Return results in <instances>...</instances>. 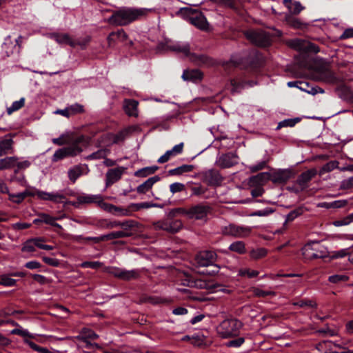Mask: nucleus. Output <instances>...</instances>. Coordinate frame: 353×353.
Here are the masks:
<instances>
[{
    "label": "nucleus",
    "instance_id": "f257e3e1",
    "mask_svg": "<svg viewBox=\"0 0 353 353\" xmlns=\"http://www.w3.org/2000/svg\"><path fill=\"white\" fill-rule=\"evenodd\" d=\"M146 12L143 8L122 7L114 11L109 21L116 26H126L145 15Z\"/></svg>",
    "mask_w": 353,
    "mask_h": 353
},
{
    "label": "nucleus",
    "instance_id": "f03ea898",
    "mask_svg": "<svg viewBox=\"0 0 353 353\" xmlns=\"http://www.w3.org/2000/svg\"><path fill=\"white\" fill-rule=\"evenodd\" d=\"M178 14L201 30L208 29V23L205 17L199 11L189 8H183L178 12Z\"/></svg>",
    "mask_w": 353,
    "mask_h": 353
},
{
    "label": "nucleus",
    "instance_id": "7ed1b4c3",
    "mask_svg": "<svg viewBox=\"0 0 353 353\" xmlns=\"http://www.w3.org/2000/svg\"><path fill=\"white\" fill-rule=\"evenodd\" d=\"M170 50L181 53L185 57H188L190 59L197 65H205L210 63L208 57L203 54H196L191 53L190 51V46L188 43L177 42L168 46Z\"/></svg>",
    "mask_w": 353,
    "mask_h": 353
},
{
    "label": "nucleus",
    "instance_id": "20e7f679",
    "mask_svg": "<svg viewBox=\"0 0 353 353\" xmlns=\"http://www.w3.org/2000/svg\"><path fill=\"white\" fill-rule=\"evenodd\" d=\"M242 323L235 319H225L218 327V333L222 338L228 339L239 335Z\"/></svg>",
    "mask_w": 353,
    "mask_h": 353
},
{
    "label": "nucleus",
    "instance_id": "39448f33",
    "mask_svg": "<svg viewBox=\"0 0 353 353\" xmlns=\"http://www.w3.org/2000/svg\"><path fill=\"white\" fill-rule=\"evenodd\" d=\"M303 254L306 259H323L329 256L327 248L319 242H312L303 248Z\"/></svg>",
    "mask_w": 353,
    "mask_h": 353
},
{
    "label": "nucleus",
    "instance_id": "423d86ee",
    "mask_svg": "<svg viewBox=\"0 0 353 353\" xmlns=\"http://www.w3.org/2000/svg\"><path fill=\"white\" fill-rule=\"evenodd\" d=\"M252 231V228L245 225H238L230 223L221 227V232L223 235L231 236L235 238H246L249 236Z\"/></svg>",
    "mask_w": 353,
    "mask_h": 353
},
{
    "label": "nucleus",
    "instance_id": "0eeeda50",
    "mask_svg": "<svg viewBox=\"0 0 353 353\" xmlns=\"http://www.w3.org/2000/svg\"><path fill=\"white\" fill-rule=\"evenodd\" d=\"M78 140L72 145L58 149L52 155V160L54 162L61 160L68 157H74L82 152L81 148L78 145Z\"/></svg>",
    "mask_w": 353,
    "mask_h": 353
},
{
    "label": "nucleus",
    "instance_id": "6e6552de",
    "mask_svg": "<svg viewBox=\"0 0 353 353\" xmlns=\"http://www.w3.org/2000/svg\"><path fill=\"white\" fill-rule=\"evenodd\" d=\"M51 37L59 44L69 45L72 48L79 46L83 48L90 41V38L85 39L83 41H75L66 33H53L51 34Z\"/></svg>",
    "mask_w": 353,
    "mask_h": 353
},
{
    "label": "nucleus",
    "instance_id": "1a4fd4ad",
    "mask_svg": "<svg viewBox=\"0 0 353 353\" xmlns=\"http://www.w3.org/2000/svg\"><path fill=\"white\" fill-rule=\"evenodd\" d=\"M245 36L248 39L258 46L265 47L270 43L269 35L263 32L249 30L245 32Z\"/></svg>",
    "mask_w": 353,
    "mask_h": 353
},
{
    "label": "nucleus",
    "instance_id": "9d476101",
    "mask_svg": "<svg viewBox=\"0 0 353 353\" xmlns=\"http://www.w3.org/2000/svg\"><path fill=\"white\" fill-rule=\"evenodd\" d=\"M217 255L214 251L205 250L200 252L195 257L197 265L207 267L214 264Z\"/></svg>",
    "mask_w": 353,
    "mask_h": 353
},
{
    "label": "nucleus",
    "instance_id": "9b49d317",
    "mask_svg": "<svg viewBox=\"0 0 353 353\" xmlns=\"http://www.w3.org/2000/svg\"><path fill=\"white\" fill-rule=\"evenodd\" d=\"M210 212L208 205L199 204L191 207L188 212V218L194 219H205Z\"/></svg>",
    "mask_w": 353,
    "mask_h": 353
},
{
    "label": "nucleus",
    "instance_id": "f8f14e48",
    "mask_svg": "<svg viewBox=\"0 0 353 353\" xmlns=\"http://www.w3.org/2000/svg\"><path fill=\"white\" fill-rule=\"evenodd\" d=\"M239 161L238 156L234 153H227L217 158L216 164L221 168H228L236 165Z\"/></svg>",
    "mask_w": 353,
    "mask_h": 353
},
{
    "label": "nucleus",
    "instance_id": "ddd939ff",
    "mask_svg": "<svg viewBox=\"0 0 353 353\" xmlns=\"http://www.w3.org/2000/svg\"><path fill=\"white\" fill-rule=\"evenodd\" d=\"M36 194L40 199L51 201L54 203H62L65 199L62 192H46L41 190H36Z\"/></svg>",
    "mask_w": 353,
    "mask_h": 353
},
{
    "label": "nucleus",
    "instance_id": "4468645a",
    "mask_svg": "<svg viewBox=\"0 0 353 353\" xmlns=\"http://www.w3.org/2000/svg\"><path fill=\"white\" fill-rule=\"evenodd\" d=\"M290 46L299 51L319 52V48L314 44L302 39H294L290 42Z\"/></svg>",
    "mask_w": 353,
    "mask_h": 353
},
{
    "label": "nucleus",
    "instance_id": "2eb2a0df",
    "mask_svg": "<svg viewBox=\"0 0 353 353\" xmlns=\"http://www.w3.org/2000/svg\"><path fill=\"white\" fill-rule=\"evenodd\" d=\"M125 170V168L124 167H118L114 169H110L106 173V186H109L119 181Z\"/></svg>",
    "mask_w": 353,
    "mask_h": 353
},
{
    "label": "nucleus",
    "instance_id": "dca6fc26",
    "mask_svg": "<svg viewBox=\"0 0 353 353\" xmlns=\"http://www.w3.org/2000/svg\"><path fill=\"white\" fill-rule=\"evenodd\" d=\"M183 143H180L174 145L171 150L166 151V152L159 157L158 162L163 163L169 161L172 157L181 154L183 152Z\"/></svg>",
    "mask_w": 353,
    "mask_h": 353
},
{
    "label": "nucleus",
    "instance_id": "f3484780",
    "mask_svg": "<svg viewBox=\"0 0 353 353\" xmlns=\"http://www.w3.org/2000/svg\"><path fill=\"white\" fill-rule=\"evenodd\" d=\"M182 78L185 81L196 83L202 79L203 74L199 70H185L182 74Z\"/></svg>",
    "mask_w": 353,
    "mask_h": 353
},
{
    "label": "nucleus",
    "instance_id": "a211bd4d",
    "mask_svg": "<svg viewBox=\"0 0 353 353\" xmlns=\"http://www.w3.org/2000/svg\"><path fill=\"white\" fill-rule=\"evenodd\" d=\"M316 174V170L314 169L307 170L303 172L297 179V183L302 189L306 187L307 183Z\"/></svg>",
    "mask_w": 353,
    "mask_h": 353
},
{
    "label": "nucleus",
    "instance_id": "6ab92c4d",
    "mask_svg": "<svg viewBox=\"0 0 353 353\" xmlns=\"http://www.w3.org/2000/svg\"><path fill=\"white\" fill-rule=\"evenodd\" d=\"M160 180L159 176H154L152 177H150L145 182L139 185L137 188V191L139 194H145L147 192H148L153 185L159 181Z\"/></svg>",
    "mask_w": 353,
    "mask_h": 353
},
{
    "label": "nucleus",
    "instance_id": "aec40b11",
    "mask_svg": "<svg viewBox=\"0 0 353 353\" xmlns=\"http://www.w3.org/2000/svg\"><path fill=\"white\" fill-rule=\"evenodd\" d=\"M123 108L125 113L130 117L138 116V102L134 100H125Z\"/></svg>",
    "mask_w": 353,
    "mask_h": 353
},
{
    "label": "nucleus",
    "instance_id": "412c9836",
    "mask_svg": "<svg viewBox=\"0 0 353 353\" xmlns=\"http://www.w3.org/2000/svg\"><path fill=\"white\" fill-rule=\"evenodd\" d=\"M130 235V233L126 232L125 231H116L112 232L109 234L101 235L100 236H97L96 242H100L103 241L112 240L114 239H119L123 237L129 236Z\"/></svg>",
    "mask_w": 353,
    "mask_h": 353
},
{
    "label": "nucleus",
    "instance_id": "4be33fe9",
    "mask_svg": "<svg viewBox=\"0 0 353 353\" xmlns=\"http://www.w3.org/2000/svg\"><path fill=\"white\" fill-rule=\"evenodd\" d=\"M283 4L288 8L289 12L292 14H299L304 8L300 2L292 1V0H283Z\"/></svg>",
    "mask_w": 353,
    "mask_h": 353
},
{
    "label": "nucleus",
    "instance_id": "5701e85b",
    "mask_svg": "<svg viewBox=\"0 0 353 353\" xmlns=\"http://www.w3.org/2000/svg\"><path fill=\"white\" fill-rule=\"evenodd\" d=\"M13 140L11 137L6 136L0 141V157L10 153L12 149Z\"/></svg>",
    "mask_w": 353,
    "mask_h": 353
},
{
    "label": "nucleus",
    "instance_id": "b1692460",
    "mask_svg": "<svg viewBox=\"0 0 353 353\" xmlns=\"http://www.w3.org/2000/svg\"><path fill=\"white\" fill-rule=\"evenodd\" d=\"M290 170H281L272 174V180L274 183H285L290 178Z\"/></svg>",
    "mask_w": 353,
    "mask_h": 353
},
{
    "label": "nucleus",
    "instance_id": "393cba45",
    "mask_svg": "<svg viewBox=\"0 0 353 353\" xmlns=\"http://www.w3.org/2000/svg\"><path fill=\"white\" fill-rule=\"evenodd\" d=\"M73 141V134L71 132H66L60 135L58 138L52 139V142L57 145H63L70 143Z\"/></svg>",
    "mask_w": 353,
    "mask_h": 353
},
{
    "label": "nucleus",
    "instance_id": "a878e982",
    "mask_svg": "<svg viewBox=\"0 0 353 353\" xmlns=\"http://www.w3.org/2000/svg\"><path fill=\"white\" fill-rule=\"evenodd\" d=\"M206 177L208 180V183L210 185H219L222 181L223 177L219 172L214 170H210L206 173Z\"/></svg>",
    "mask_w": 353,
    "mask_h": 353
},
{
    "label": "nucleus",
    "instance_id": "bb28decb",
    "mask_svg": "<svg viewBox=\"0 0 353 353\" xmlns=\"http://www.w3.org/2000/svg\"><path fill=\"white\" fill-rule=\"evenodd\" d=\"M77 201L80 203H97L101 201V195L83 194L78 196Z\"/></svg>",
    "mask_w": 353,
    "mask_h": 353
},
{
    "label": "nucleus",
    "instance_id": "cd10ccee",
    "mask_svg": "<svg viewBox=\"0 0 353 353\" xmlns=\"http://www.w3.org/2000/svg\"><path fill=\"white\" fill-rule=\"evenodd\" d=\"M194 168V166L192 165H183L181 166L177 167L176 168L170 170L168 171V174L170 176H179L183 174L185 172H190Z\"/></svg>",
    "mask_w": 353,
    "mask_h": 353
},
{
    "label": "nucleus",
    "instance_id": "c85d7f7f",
    "mask_svg": "<svg viewBox=\"0 0 353 353\" xmlns=\"http://www.w3.org/2000/svg\"><path fill=\"white\" fill-rule=\"evenodd\" d=\"M17 157H8L0 159V170L10 169L14 167Z\"/></svg>",
    "mask_w": 353,
    "mask_h": 353
},
{
    "label": "nucleus",
    "instance_id": "c756f323",
    "mask_svg": "<svg viewBox=\"0 0 353 353\" xmlns=\"http://www.w3.org/2000/svg\"><path fill=\"white\" fill-rule=\"evenodd\" d=\"M77 339L81 342V344L79 345V348L89 350L99 348V345L97 343H90L88 339H86V336H78Z\"/></svg>",
    "mask_w": 353,
    "mask_h": 353
},
{
    "label": "nucleus",
    "instance_id": "7c9ffc66",
    "mask_svg": "<svg viewBox=\"0 0 353 353\" xmlns=\"http://www.w3.org/2000/svg\"><path fill=\"white\" fill-rule=\"evenodd\" d=\"M165 224L166 228H168L166 231L171 233L177 232L182 228V223L179 220L172 221H165Z\"/></svg>",
    "mask_w": 353,
    "mask_h": 353
},
{
    "label": "nucleus",
    "instance_id": "2f4dec72",
    "mask_svg": "<svg viewBox=\"0 0 353 353\" xmlns=\"http://www.w3.org/2000/svg\"><path fill=\"white\" fill-rule=\"evenodd\" d=\"M350 254V248H343L339 250H335L331 252L330 254H329V257L330 259H343L345 256L349 257Z\"/></svg>",
    "mask_w": 353,
    "mask_h": 353
},
{
    "label": "nucleus",
    "instance_id": "473e14b6",
    "mask_svg": "<svg viewBox=\"0 0 353 353\" xmlns=\"http://www.w3.org/2000/svg\"><path fill=\"white\" fill-rule=\"evenodd\" d=\"M139 276V272L137 270H127L122 269L121 276L120 279L129 281L131 279H137Z\"/></svg>",
    "mask_w": 353,
    "mask_h": 353
},
{
    "label": "nucleus",
    "instance_id": "72a5a7b5",
    "mask_svg": "<svg viewBox=\"0 0 353 353\" xmlns=\"http://www.w3.org/2000/svg\"><path fill=\"white\" fill-rule=\"evenodd\" d=\"M41 215V221L42 223H45L46 224H48V225H50L52 226H54V227H56V228H61V226L56 223V220L59 219V218H56V217H53L48 214H45V213H42V214H40Z\"/></svg>",
    "mask_w": 353,
    "mask_h": 353
},
{
    "label": "nucleus",
    "instance_id": "f704fd0d",
    "mask_svg": "<svg viewBox=\"0 0 353 353\" xmlns=\"http://www.w3.org/2000/svg\"><path fill=\"white\" fill-rule=\"evenodd\" d=\"M230 251L238 254H244L246 252L245 243L243 241H235L229 246Z\"/></svg>",
    "mask_w": 353,
    "mask_h": 353
},
{
    "label": "nucleus",
    "instance_id": "c9c22d12",
    "mask_svg": "<svg viewBox=\"0 0 353 353\" xmlns=\"http://www.w3.org/2000/svg\"><path fill=\"white\" fill-rule=\"evenodd\" d=\"M82 174V170L79 166H75L68 170V177L73 183Z\"/></svg>",
    "mask_w": 353,
    "mask_h": 353
},
{
    "label": "nucleus",
    "instance_id": "e433bc0d",
    "mask_svg": "<svg viewBox=\"0 0 353 353\" xmlns=\"http://www.w3.org/2000/svg\"><path fill=\"white\" fill-rule=\"evenodd\" d=\"M25 104V99L21 98L18 101H14L11 106L7 108V112L8 114H11L13 112L21 109Z\"/></svg>",
    "mask_w": 353,
    "mask_h": 353
},
{
    "label": "nucleus",
    "instance_id": "4c0bfd02",
    "mask_svg": "<svg viewBox=\"0 0 353 353\" xmlns=\"http://www.w3.org/2000/svg\"><path fill=\"white\" fill-rule=\"evenodd\" d=\"M294 306L299 307H316V303L311 299H303L292 303Z\"/></svg>",
    "mask_w": 353,
    "mask_h": 353
},
{
    "label": "nucleus",
    "instance_id": "58836bf2",
    "mask_svg": "<svg viewBox=\"0 0 353 353\" xmlns=\"http://www.w3.org/2000/svg\"><path fill=\"white\" fill-rule=\"evenodd\" d=\"M247 83L244 82H237L235 80H232L230 83V89L232 93L239 92L241 90L242 88H245L247 85Z\"/></svg>",
    "mask_w": 353,
    "mask_h": 353
},
{
    "label": "nucleus",
    "instance_id": "ea45409f",
    "mask_svg": "<svg viewBox=\"0 0 353 353\" xmlns=\"http://www.w3.org/2000/svg\"><path fill=\"white\" fill-rule=\"evenodd\" d=\"M35 247L34 239H30L23 243L21 250L24 252L31 253L35 251Z\"/></svg>",
    "mask_w": 353,
    "mask_h": 353
},
{
    "label": "nucleus",
    "instance_id": "a19ab883",
    "mask_svg": "<svg viewBox=\"0 0 353 353\" xmlns=\"http://www.w3.org/2000/svg\"><path fill=\"white\" fill-rule=\"evenodd\" d=\"M349 279V277L345 274H334L330 276L328 281L330 283L337 284L343 282H345Z\"/></svg>",
    "mask_w": 353,
    "mask_h": 353
},
{
    "label": "nucleus",
    "instance_id": "79ce46f5",
    "mask_svg": "<svg viewBox=\"0 0 353 353\" xmlns=\"http://www.w3.org/2000/svg\"><path fill=\"white\" fill-rule=\"evenodd\" d=\"M339 166V162L336 161H331L326 164H325L321 170V173L330 172L334 169L337 168Z\"/></svg>",
    "mask_w": 353,
    "mask_h": 353
},
{
    "label": "nucleus",
    "instance_id": "37998d69",
    "mask_svg": "<svg viewBox=\"0 0 353 353\" xmlns=\"http://www.w3.org/2000/svg\"><path fill=\"white\" fill-rule=\"evenodd\" d=\"M136 225V223L134 221H126L123 222H114L112 223V227H121L124 230L130 229Z\"/></svg>",
    "mask_w": 353,
    "mask_h": 353
},
{
    "label": "nucleus",
    "instance_id": "c03bdc74",
    "mask_svg": "<svg viewBox=\"0 0 353 353\" xmlns=\"http://www.w3.org/2000/svg\"><path fill=\"white\" fill-rule=\"evenodd\" d=\"M267 254V250L264 248H258L250 252V256L253 259H259Z\"/></svg>",
    "mask_w": 353,
    "mask_h": 353
},
{
    "label": "nucleus",
    "instance_id": "a18cd8bd",
    "mask_svg": "<svg viewBox=\"0 0 353 353\" xmlns=\"http://www.w3.org/2000/svg\"><path fill=\"white\" fill-rule=\"evenodd\" d=\"M10 334H17L21 336H28L31 339H34V334L30 333L28 330L22 329V328H15L10 331Z\"/></svg>",
    "mask_w": 353,
    "mask_h": 353
},
{
    "label": "nucleus",
    "instance_id": "49530a36",
    "mask_svg": "<svg viewBox=\"0 0 353 353\" xmlns=\"http://www.w3.org/2000/svg\"><path fill=\"white\" fill-rule=\"evenodd\" d=\"M288 23L290 24V26L296 29H302L306 26L305 23L297 18H290L288 19Z\"/></svg>",
    "mask_w": 353,
    "mask_h": 353
},
{
    "label": "nucleus",
    "instance_id": "de8ad7c7",
    "mask_svg": "<svg viewBox=\"0 0 353 353\" xmlns=\"http://www.w3.org/2000/svg\"><path fill=\"white\" fill-rule=\"evenodd\" d=\"M1 285L11 287L14 286L16 284L17 281L14 279H12L8 276L6 274L0 276Z\"/></svg>",
    "mask_w": 353,
    "mask_h": 353
},
{
    "label": "nucleus",
    "instance_id": "09e8293b",
    "mask_svg": "<svg viewBox=\"0 0 353 353\" xmlns=\"http://www.w3.org/2000/svg\"><path fill=\"white\" fill-rule=\"evenodd\" d=\"M30 164L31 163L28 160L20 161L19 159L17 157L16 162L14 163V166H17V169L14 172H17L20 170L26 169L30 165Z\"/></svg>",
    "mask_w": 353,
    "mask_h": 353
},
{
    "label": "nucleus",
    "instance_id": "8fccbe9b",
    "mask_svg": "<svg viewBox=\"0 0 353 353\" xmlns=\"http://www.w3.org/2000/svg\"><path fill=\"white\" fill-rule=\"evenodd\" d=\"M185 190V185L181 183L176 182L170 185V190L172 194L182 192Z\"/></svg>",
    "mask_w": 353,
    "mask_h": 353
},
{
    "label": "nucleus",
    "instance_id": "3c124183",
    "mask_svg": "<svg viewBox=\"0 0 353 353\" xmlns=\"http://www.w3.org/2000/svg\"><path fill=\"white\" fill-rule=\"evenodd\" d=\"M253 293L257 296H274L275 292L271 290H263L261 288H256L253 290Z\"/></svg>",
    "mask_w": 353,
    "mask_h": 353
},
{
    "label": "nucleus",
    "instance_id": "603ef678",
    "mask_svg": "<svg viewBox=\"0 0 353 353\" xmlns=\"http://www.w3.org/2000/svg\"><path fill=\"white\" fill-rule=\"evenodd\" d=\"M352 222L351 219L349 216H346L345 217L342 218L341 219L334 221L333 222V225L336 227H341L344 225H347L350 224Z\"/></svg>",
    "mask_w": 353,
    "mask_h": 353
},
{
    "label": "nucleus",
    "instance_id": "864d4df0",
    "mask_svg": "<svg viewBox=\"0 0 353 353\" xmlns=\"http://www.w3.org/2000/svg\"><path fill=\"white\" fill-rule=\"evenodd\" d=\"M102 265L99 261H85L83 262L80 266L83 268L97 269Z\"/></svg>",
    "mask_w": 353,
    "mask_h": 353
},
{
    "label": "nucleus",
    "instance_id": "5fc2aeb1",
    "mask_svg": "<svg viewBox=\"0 0 353 353\" xmlns=\"http://www.w3.org/2000/svg\"><path fill=\"white\" fill-rule=\"evenodd\" d=\"M107 155V151L105 150H99L96 152H93L90 155H89L87 159H103Z\"/></svg>",
    "mask_w": 353,
    "mask_h": 353
},
{
    "label": "nucleus",
    "instance_id": "6e6d98bb",
    "mask_svg": "<svg viewBox=\"0 0 353 353\" xmlns=\"http://www.w3.org/2000/svg\"><path fill=\"white\" fill-rule=\"evenodd\" d=\"M9 199L16 203H20L24 200V194L22 192L17 194H10Z\"/></svg>",
    "mask_w": 353,
    "mask_h": 353
},
{
    "label": "nucleus",
    "instance_id": "4d7b16f0",
    "mask_svg": "<svg viewBox=\"0 0 353 353\" xmlns=\"http://www.w3.org/2000/svg\"><path fill=\"white\" fill-rule=\"evenodd\" d=\"M112 214L118 216H129L130 214V212L127 209L121 208L114 205Z\"/></svg>",
    "mask_w": 353,
    "mask_h": 353
},
{
    "label": "nucleus",
    "instance_id": "13d9d810",
    "mask_svg": "<svg viewBox=\"0 0 353 353\" xmlns=\"http://www.w3.org/2000/svg\"><path fill=\"white\" fill-rule=\"evenodd\" d=\"M353 188V176L341 181L340 188L341 190H348Z\"/></svg>",
    "mask_w": 353,
    "mask_h": 353
},
{
    "label": "nucleus",
    "instance_id": "bf43d9fd",
    "mask_svg": "<svg viewBox=\"0 0 353 353\" xmlns=\"http://www.w3.org/2000/svg\"><path fill=\"white\" fill-rule=\"evenodd\" d=\"M128 133V131L127 130L119 132V133H117V134H115L114 136L113 141H112L113 143H118L123 141L125 139V138L126 137Z\"/></svg>",
    "mask_w": 353,
    "mask_h": 353
},
{
    "label": "nucleus",
    "instance_id": "052dcab7",
    "mask_svg": "<svg viewBox=\"0 0 353 353\" xmlns=\"http://www.w3.org/2000/svg\"><path fill=\"white\" fill-rule=\"evenodd\" d=\"M244 341L245 339L243 337H239L236 339L228 341L226 345L228 347H239L244 343Z\"/></svg>",
    "mask_w": 353,
    "mask_h": 353
},
{
    "label": "nucleus",
    "instance_id": "680f3d73",
    "mask_svg": "<svg viewBox=\"0 0 353 353\" xmlns=\"http://www.w3.org/2000/svg\"><path fill=\"white\" fill-rule=\"evenodd\" d=\"M97 204L104 210L112 213L113 212L114 205L103 202V197L101 196V201Z\"/></svg>",
    "mask_w": 353,
    "mask_h": 353
},
{
    "label": "nucleus",
    "instance_id": "e2e57ef3",
    "mask_svg": "<svg viewBox=\"0 0 353 353\" xmlns=\"http://www.w3.org/2000/svg\"><path fill=\"white\" fill-rule=\"evenodd\" d=\"M68 108L70 110V115L83 112V105L79 103L71 105L70 106L68 107Z\"/></svg>",
    "mask_w": 353,
    "mask_h": 353
},
{
    "label": "nucleus",
    "instance_id": "0e129e2a",
    "mask_svg": "<svg viewBox=\"0 0 353 353\" xmlns=\"http://www.w3.org/2000/svg\"><path fill=\"white\" fill-rule=\"evenodd\" d=\"M106 271L115 277L121 279L122 269L117 267H109L106 268Z\"/></svg>",
    "mask_w": 353,
    "mask_h": 353
},
{
    "label": "nucleus",
    "instance_id": "69168bd1",
    "mask_svg": "<svg viewBox=\"0 0 353 353\" xmlns=\"http://www.w3.org/2000/svg\"><path fill=\"white\" fill-rule=\"evenodd\" d=\"M301 214V210L290 212L286 216L285 222L292 221Z\"/></svg>",
    "mask_w": 353,
    "mask_h": 353
},
{
    "label": "nucleus",
    "instance_id": "338daca9",
    "mask_svg": "<svg viewBox=\"0 0 353 353\" xmlns=\"http://www.w3.org/2000/svg\"><path fill=\"white\" fill-rule=\"evenodd\" d=\"M347 201L346 200H338L330 203L329 206L333 208H340L347 205Z\"/></svg>",
    "mask_w": 353,
    "mask_h": 353
},
{
    "label": "nucleus",
    "instance_id": "774afa93",
    "mask_svg": "<svg viewBox=\"0 0 353 353\" xmlns=\"http://www.w3.org/2000/svg\"><path fill=\"white\" fill-rule=\"evenodd\" d=\"M32 278L35 281L41 285L48 283V279L41 274H33Z\"/></svg>",
    "mask_w": 353,
    "mask_h": 353
}]
</instances>
